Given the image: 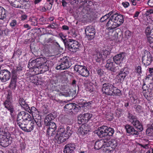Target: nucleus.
<instances>
[{"mask_svg": "<svg viewBox=\"0 0 153 153\" xmlns=\"http://www.w3.org/2000/svg\"><path fill=\"white\" fill-rule=\"evenodd\" d=\"M28 76L30 78L31 81L36 85H41L42 82L41 79L39 78L38 76L36 75H28Z\"/></svg>", "mask_w": 153, "mask_h": 153, "instance_id": "30", "label": "nucleus"}, {"mask_svg": "<svg viewBox=\"0 0 153 153\" xmlns=\"http://www.w3.org/2000/svg\"><path fill=\"white\" fill-rule=\"evenodd\" d=\"M124 127L126 132L130 135L135 136L138 135L139 134V131L136 130L135 128L130 124H126Z\"/></svg>", "mask_w": 153, "mask_h": 153, "instance_id": "21", "label": "nucleus"}, {"mask_svg": "<svg viewBox=\"0 0 153 153\" xmlns=\"http://www.w3.org/2000/svg\"><path fill=\"white\" fill-rule=\"evenodd\" d=\"M22 51L21 50L18 49L16 51H14L13 55L12 58L15 57L16 58L17 57H19L20 55H22Z\"/></svg>", "mask_w": 153, "mask_h": 153, "instance_id": "42", "label": "nucleus"}, {"mask_svg": "<svg viewBox=\"0 0 153 153\" xmlns=\"http://www.w3.org/2000/svg\"><path fill=\"white\" fill-rule=\"evenodd\" d=\"M138 90L137 86H132L128 93V96L131 101L134 103H137V100L138 99L137 95Z\"/></svg>", "mask_w": 153, "mask_h": 153, "instance_id": "10", "label": "nucleus"}, {"mask_svg": "<svg viewBox=\"0 0 153 153\" xmlns=\"http://www.w3.org/2000/svg\"><path fill=\"white\" fill-rule=\"evenodd\" d=\"M107 128V126H102L99 127L97 130H96L94 133L98 136L100 138L107 136V133H106V130Z\"/></svg>", "mask_w": 153, "mask_h": 153, "instance_id": "23", "label": "nucleus"}, {"mask_svg": "<svg viewBox=\"0 0 153 153\" xmlns=\"http://www.w3.org/2000/svg\"><path fill=\"white\" fill-rule=\"evenodd\" d=\"M93 58L96 62H100L102 60L104 59L102 53L99 52H97L96 54L94 56Z\"/></svg>", "mask_w": 153, "mask_h": 153, "instance_id": "37", "label": "nucleus"}, {"mask_svg": "<svg viewBox=\"0 0 153 153\" xmlns=\"http://www.w3.org/2000/svg\"><path fill=\"white\" fill-rule=\"evenodd\" d=\"M92 114L89 113L80 114L78 117V123L79 124L87 123L92 117Z\"/></svg>", "mask_w": 153, "mask_h": 153, "instance_id": "13", "label": "nucleus"}, {"mask_svg": "<svg viewBox=\"0 0 153 153\" xmlns=\"http://www.w3.org/2000/svg\"><path fill=\"white\" fill-rule=\"evenodd\" d=\"M17 79L18 77L16 75H12L10 83L9 86V87L12 90H15L17 86Z\"/></svg>", "mask_w": 153, "mask_h": 153, "instance_id": "28", "label": "nucleus"}, {"mask_svg": "<svg viewBox=\"0 0 153 153\" xmlns=\"http://www.w3.org/2000/svg\"><path fill=\"white\" fill-rule=\"evenodd\" d=\"M12 138L10 135L7 132L4 128H0V143L1 146L6 147L11 144Z\"/></svg>", "mask_w": 153, "mask_h": 153, "instance_id": "3", "label": "nucleus"}, {"mask_svg": "<svg viewBox=\"0 0 153 153\" xmlns=\"http://www.w3.org/2000/svg\"><path fill=\"white\" fill-rule=\"evenodd\" d=\"M72 133L73 131L69 126H67L66 128L63 126H61L59 128L57 133L53 129L48 128L46 132V135L49 139L51 140H55L61 143L65 141Z\"/></svg>", "mask_w": 153, "mask_h": 153, "instance_id": "1", "label": "nucleus"}, {"mask_svg": "<svg viewBox=\"0 0 153 153\" xmlns=\"http://www.w3.org/2000/svg\"><path fill=\"white\" fill-rule=\"evenodd\" d=\"M59 36L63 42L65 46V44H66V42H67V41H68L70 39H66V36H65L62 33H59Z\"/></svg>", "mask_w": 153, "mask_h": 153, "instance_id": "46", "label": "nucleus"}, {"mask_svg": "<svg viewBox=\"0 0 153 153\" xmlns=\"http://www.w3.org/2000/svg\"><path fill=\"white\" fill-rule=\"evenodd\" d=\"M151 30L149 27L148 26L145 30V34L146 36L151 35Z\"/></svg>", "mask_w": 153, "mask_h": 153, "instance_id": "57", "label": "nucleus"}, {"mask_svg": "<svg viewBox=\"0 0 153 153\" xmlns=\"http://www.w3.org/2000/svg\"><path fill=\"white\" fill-rule=\"evenodd\" d=\"M114 85L109 83H105L102 85V91L103 94L110 96Z\"/></svg>", "mask_w": 153, "mask_h": 153, "instance_id": "20", "label": "nucleus"}, {"mask_svg": "<svg viewBox=\"0 0 153 153\" xmlns=\"http://www.w3.org/2000/svg\"><path fill=\"white\" fill-rule=\"evenodd\" d=\"M64 108L66 113L71 114H76L81 110V107L79 105L74 103L67 104Z\"/></svg>", "mask_w": 153, "mask_h": 153, "instance_id": "8", "label": "nucleus"}, {"mask_svg": "<svg viewBox=\"0 0 153 153\" xmlns=\"http://www.w3.org/2000/svg\"><path fill=\"white\" fill-rule=\"evenodd\" d=\"M153 128L151 125L147 129L146 131V134L149 136H153Z\"/></svg>", "mask_w": 153, "mask_h": 153, "instance_id": "43", "label": "nucleus"}, {"mask_svg": "<svg viewBox=\"0 0 153 153\" xmlns=\"http://www.w3.org/2000/svg\"><path fill=\"white\" fill-rule=\"evenodd\" d=\"M10 72L7 70L0 71V79L3 82H5L10 79L11 77Z\"/></svg>", "mask_w": 153, "mask_h": 153, "instance_id": "19", "label": "nucleus"}, {"mask_svg": "<svg viewBox=\"0 0 153 153\" xmlns=\"http://www.w3.org/2000/svg\"><path fill=\"white\" fill-rule=\"evenodd\" d=\"M22 70V68L21 67H17L16 69L15 70H12L11 72L12 74V75H16L17 76V72L18 71H21Z\"/></svg>", "mask_w": 153, "mask_h": 153, "instance_id": "53", "label": "nucleus"}, {"mask_svg": "<svg viewBox=\"0 0 153 153\" xmlns=\"http://www.w3.org/2000/svg\"><path fill=\"white\" fill-rule=\"evenodd\" d=\"M48 126H49L48 128L51 129H53V130H56V126L55 123L54 122H50Z\"/></svg>", "mask_w": 153, "mask_h": 153, "instance_id": "58", "label": "nucleus"}, {"mask_svg": "<svg viewBox=\"0 0 153 153\" xmlns=\"http://www.w3.org/2000/svg\"><path fill=\"white\" fill-rule=\"evenodd\" d=\"M148 90H150L152 92H153V83H150L148 87Z\"/></svg>", "mask_w": 153, "mask_h": 153, "instance_id": "63", "label": "nucleus"}, {"mask_svg": "<svg viewBox=\"0 0 153 153\" xmlns=\"http://www.w3.org/2000/svg\"><path fill=\"white\" fill-rule=\"evenodd\" d=\"M66 42L65 47L68 49L70 51L75 52L79 49L80 45L78 41L74 40L72 39H70L68 41Z\"/></svg>", "mask_w": 153, "mask_h": 153, "instance_id": "9", "label": "nucleus"}, {"mask_svg": "<svg viewBox=\"0 0 153 153\" xmlns=\"http://www.w3.org/2000/svg\"><path fill=\"white\" fill-rule=\"evenodd\" d=\"M124 22L123 16L117 13H113L107 22L106 27L109 30H112L118 27Z\"/></svg>", "mask_w": 153, "mask_h": 153, "instance_id": "2", "label": "nucleus"}, {"mask_svg": "<svg viewBox=\"0 0 153 153\" xmlns=\"http://www.w3.org/2000/svg\"><path fill=\"white\" fill-rule=\"evenodd\" d=\"M85 89L87 91H88L90 92H91L93 91L94 88L92 85L91 84H88V85H85Z\"/></svg>", "mask_w": 153, "mask_h": 153, "instance_id": "49", "label": "nucleus"}, {"mask_svg": "<svg viewBox=\"0 0 153 153\" xmlns=\"http://www.w3.org/2000/svg\"><path fill=\"white\" fill-rule=\"evenodd\" d=\"M36 123V126L37 129H40V128L42 127V120L34 121Z\"/></svg>", "mask_w": 153, "mask_h": 153, "instance_id": "56", "label": "nucleus"}, {"mask_svg": "<svg viewBox=\"0 0 153 153\" xmlns=\"http://www.w3.org/2000/svg\"><path fill=\"white\" fill-rule=\"evenodd\" d=\"M33 119L34 121L37 120H41V117L39 114V112H38V113H34L32 115Z\"/></svg>", "mask_w": 153, "mask_h": 153, "instance_id": "45", "label": "nucleus"}, {"mask_svg": "<svg viewBox=\"0 0 153 153\" xmlns=\"http://www.w3.org/2000/svg\"><path fill=\"white\" fill-rule=\"evenodd\" d=\"M29 22H30V24L32 25L35 26L37 25V19L35 18H33L29 20Z\"/></svg>", "mask_w": 153, "mask_h": 153, "instance_id": "52", "label": "nucleus"}, {"mask_svg": "<svg viewBox=\"0 0 153 153\" xmlns=\"http://www.w3.org/2000/svg\"><path fill=\"white\" fill-rule=\"evenodd\" d=\"M125 54V53L122 52L116 55L113 57V61L116 64H119L123 61Z\"/></svg>", "mask_w": 153, "mask_h": 153, "instance_id": "27", "label": "nucleus"}, {"mask_svg": "<svg viewBox=\"0 0 153 153\" xmlns=\"http://www.w3.org/2000/svg\"><path fill=\"white\" fill-rule=\"evenodd\" d=\"M135 71L139 76L142 73V68L139 65L136 67Z\"/></svg>", "mask_w": 153, "mask_h": 153, "instance_id": "55", "label": "nucleus"}, {"mask_svg": "<svg viewBox=\"0 0 153 153\" xmlns=\"http://www.w3.org/2000/svg\"><path fill=\"white\" fill-rule=\"evenodd\" d=\"M41 70L40 69L39 66L36 67L31 70V72H28V75H36L40 74H42Z\"/></svg>", "mask_w": 153, "mask_h": 153, "instance_id": "35", "label": "nucleus"}, {"mask_svg": "<svg viewBox=\"0 0 153 153\" xmlns=\"http://www.w3.org/2000/svg\"><path fill=\"white\" fill-rule=\"evenodd\" d=\"M18 102L20 106L24 108L26 110H27L29 108L28 105L23 98L19 97L18 99Z\"/></svg>", "mask_w": 153, "mask_h": 153, "instance_id": "33", "label": "nucleus"}, {"mask_svg": "<svg viewBox=\"0 0 153 153\" xmlns=\"http://www.w3.org/2000/svg\"><path fill=\"white\" fill-rule=\"evenodd\" d=\"M132 33L129 30H127L125 32L124 36L127 39H130L132 36Z\"/></svg>", "mask_w": 153, "mask_h": 153, "instance_id": "51", "label": "nucleus"}, {"mask_svg": "<svg viewBox=\"0 0 153 153\" xmlns=\"http://www.w3.org/2000/svg\"><path fill=\"white\" fill-rule=\"evenodd\" d=\"M106 133H107V136H112L114 133V130L113 128L111 127L108 128L106 130Z\"/></svg>", "mask_w": 153, "mask_h": 153, "instance_id": "44", "label": "nucleus"}, {"mask_svg": "<svg viewBox=\"0 0 153 153\" xmlns=\"http://www.w3.org/2000/svg\"><path fill=\"white\" fill-rule=\"evenodd\" d=\"M10 25L12 28H15L17 25V21L15 20H13L10 23Z\"/></svg>", "mask_w": 153, "mask_h": 153, "instance_id": "59", "label": "nucleus"}, {"mask_svg": "<svg viewBox=\"0 0 153 153\" xmlns=\"http://www.w3.org/2000/svg\"><path fill=\"white\" fill-rule=\"evenodd\" d=\"M122 95L121 91L120 90L114 86L110 96H120Z\"/></svg>", "mask_w": 153, "mask_h": 153, "instance_id": "36", "label": "nucleus"}, {"mask_svg": "<svg viewBox=\"0 0 153 153\" xmlns=\"http://www.w3.org/2000/svg\"><path fill=\"white\" fill-rule=\"evenodd\" d=\"M71 66L69 57L64 56L61 58L56 69L57 70H64L69 68Z\"/></svg>", "mask_w": 153, "mask_h": 153, "instance_id": "7", "label": "nucleus"}, {"mask_svg": "<svg viewBox=\"0 0 153 153\" xmlns=\"http://www.w3.org/2000/svg\"><path fill=\"white\" fill-rule=\"evenodd\" d=\"M19 126L22 130L25 132H29L32 131L35 127V122L33 120L25 123L20 125Z\"/></svg>", "mask_w": 153, "mask_h": 153, "instance_id": "12", "label": "nucleus"}, {"mask_svg": "<svg viewBox=\"0 0 153 153\" xmlns=\"http://www.w3.org/2000/svg\"><path fill=\"white\" fill-rule=\"evenodd\" d=\"M85 32L88 39L91 40L95 37V30L93 27L91 26H88L86 27L85 30Z\"/></svg>", "mask_w": 153, "mask_h": 153, "instance_id": "18", "label": "nucleus"}, {"mask_svg": "<svg viewBox=\"0 0 153 153\" xmlns=\"http://www.w3.org/2000/svg\"><path fill=\"white\" fill-rule=\"evenodd\" d=\"M120 71L119 74L116 76V79L118 80V82L122 83L124 80L125 77L128 75V72L125 70L124 68L121 69L120 68Z\"/></svg>", "mask_w": 153, "mask_h": 153, "instance_id": "17", "label": "nucleus"}, {"mask_svg": "<svg viewBox=\"0 0 153 153\" xmlns=\"http://www.w3.org/2000/svg\"><path fill=\"white\" fill-rule=\"evenodd\" d=\"M46 117L51 121L53 120L56 117L55 115H53V114L50 113Z\"/></svg>", "mask_w": 153, "mask_h": 153, "instance_id": "60", "label": "nucleus"}, {"mask_svg": "<svg viewBox=\"0 0 153 153\" xmlns=\"http://www.w3.org/2000/svg\"><path fill=\"white\" fill-rule=\"evenodd\" d=\"M3 105L5 108H6L10 112V115L12 116V114L14 111V109L12 101L5 100Z\"/></svg>", "mask_w": 153, "mask_h": 153, "instance_id": "25", "label": "nucleus"}, {"mask_svg": "<svg viewBox=\"0 0 153 153\" xmlns=\"http://www.w3.org/2000/svg\"><path fill=\"white\" fill-rule=\"evenodd\" d=\"M114 150L113 148H111V147H109L106 145H105L103 147V153H113Z\"/></svg>", "mask_w": 153, "mask_h": 153, "instance_id": "39", "label": "nucleus"}, {"mask_svg": "<svg viewBox=\"0 0 153 153\" xmlns=\"http://www.w3.org/2000/svg\"><path fill=\"white\" fill-rule=\"evenodd\" d=\"M74 71L78 72L82 76L87 77L89 74L90 72L87 68L85 66L80 65H75L74 67Z\"/></svg>", "mask_w": 153, "mask_h": 153, "instance_id": "11", "label": "nucleus"}, {"mask_svg": "<svg viewBox=\"0 0 153 153\" xmlns=\"http://www.w3.org/2000/svg\"><path fill=\"white\" fill-rule=\"evenodd\" d=\"M112 14V12L111 11L108 13L106 14L104 16L101 17L100 19V22L101 23H103L104 24L107 23V22L109 20L110 16Z\"/></svg>", "mask_w": 153, "mask_h": 153, "instance_id": "34", "label": "nucleus"}, {"mask_svg": "<svg viewBox=\"0 0 153 153\" xmlns=\"http://www.w3.org/2000/svg\"><path fill=\"white\" fill-rule=\"evenodd\" d=\"M11 5L14 7L28 9L29 4L27 0H8Z\"/></svg>", "mask_w": 153, "mask_h": 153, "instance_id": "6", "label": "nucleus"}, {"mask_svg": "<svg viewBox=\"0 0 153 153\" xmlns=\"http://www.w3.org/2000/svg\"><path fill=\"white\" fill-rule=\"evenodd\" d=\"M134 108L135 111L137 113H140L143 112V108L140 105H134Z\"/></svg>", "mask_w": 153, "mask_h": 153, "instance_id": "41", "label": "nucleus"}, {"mask_svg": "<svg viewBox=\"0 0 153 153\" xmlns=\"http://www.w3.org/2000/svg\"><path fill=\"white\" fill-rule=\"evenodd\" d=\"M51 122L48 118H47V117H46L44 120L45 124L46 126H48L50 124V123Z\"/></svg>", "mask_w": 153, "mask_h": 153, "instance_id": "62", "label": "nucleus"}, {"mask_svg": "<svg viewBox=\"0 0 153 153\" xmlns=\"http://www.w3.org/2000/svg\"><path fill=\"white\" fill-rule=\"evenodd\" d=\"M57 80H52L50 84L49 90L51 92L54 91L59 92L60 91V86L58 85Z\"/></svg>", "mask_w": 153, "mask_h": 153, "instance_id": "24", "label": "nucleus"}, {"mask_svg": "<svg viewBox=\"0 0 153 153\" xmlns=\"http://www.w3.org/2000/svg\"><path fill=\"white\" fill-rule=\"evenodd\" d=\"M81 126L78 129L77 134L79 137H82L86 135L90 131L88 126L82 123Z\"/></svg>", "mask_w": 153, "mask_h": 153, "instance_id": "22", "label": "nucleus"}, {"mask_svg": "<svg viewBox=\"0 0 153 153\" xmlns=\"http://www.w3.org/2000/svg\"><path fill=\"white\" fill-rule=\"evenodd\" d=\"M48 61L45 57H40L39 66L42 73H43L49 70Z\"/></svg>", "mask_w": 153, "mask_h": 153, "instance_id": "16", "label": "nucleus"}, {"mask_svg": "<svg viewBox=\"0 0 153 153\" xmlns=\"http://www.w3.org/2000/svg\"><path fill=\"white\" fill-rule=\"evenodd\" d=\"M147 42L150 44V47L153 49V38L151 36H146Z\"/></svg>", "mask_w": 153, "mask_h": 153, "instance_id": "48", "label": "nucleus"}, {"mask_svg": "<svg viewBox=\"0 0 153 153\" xmlns=\"http://www.w3.org/2000/svg\"><path fill=\"white\" fill-rule=\"evenodd\" d=\"M33 120L32 116L27 112L22 111L19 113L17 115V124L19 126H20V125Z\"/></svg>", "mask_w": 153, "mask_h": 153, "instance_id": "4", "label": "nucleus"}, {"mask_svg": "<svg viewBox=\"0 0 153 153\" xmlns=\"http://www.w3.org/2000/svg\"><path fill=\"white\" fill-rule=\"evenodd\" d=\"M75 148V144L68 143L65 146L63 152L64 153H72L74 152Z\"/></svg>", "mask_w": 153, "mask_h": 153, "instance_id": "26", "label": "nucleus"}, {"mask_svg": "<svg viewBox=\"0 0 153 153\" xmlns=\"http://www.w3.org/2000/svg\"><path fill=\"white\" fill-rule=\"evenodd\" d=\"M28 110L30 111H29V112L32 115L34 113H38V112L39 111H38V110L36 109V108L34 106H32L31 108H29L28 109Z\"/></svg>", "mask_w": 153, "mask_h": 153, "instance_id": "50", "label": "nucleus"}, {"mask_svg": "<svg viewBox=\"0 0 153 153\" xmlns=\"http://www.w3.org/2000/svg\"><path fill=\"white\" fill-rule=\"evenodd\" d=\"M127 118L128 121L132 124L137 130L139 131H141L143 130V127L142 123L139 120L136 116L128 113Z\"/></svg>", "mask_w": 153, "mask_h": 153, "instance_id": "5", "label": "nucleus"}, {"mask_svg": "<svg viewBox=\"0 0 153 153\" xmlns=\"http://www.w3.org/2000/svg\"><path fill=\"white\" fill-rule=\"evenodd\" d=\"M12 96L11 92H9L7 94L6 99L5 100L11 101H12Z\"/></svg>", "mask_w": 153, "mask_h": 153, "instance_id": "61", "label": "nucleus"}, {"mask_svg": "<svg viewBox=\"0 0 153 153\" xmlns=\"http://www.w3.org/2000/svg\"><path fill=\"white\" fill-rule=\"evenodd\" d=\"M152 61V57L150 53L147 51H145L144 54L142 57V62L146 67L149 65Z\"/></svg>", "mask_w": 153, "mask_h": 153, "instance_id": "15", "label": "nucleus"}, {"mask_svg": "<svg viewBox=\"0 0 153 153\" xmlns=\"http://www.w3.org/2000/svg\"><path fill=\"white\" fill-rule=\"evenodd\" d=\"M6 17L5 10L1 6H0V19H3Z\"/></svg>", "mask_w": 153, "mask_h": 153, "instance_id": "40", "label": "nucleus"}, {"mask_svg": "<svg viewBox=\"0 0 153 153\" xmlns=\"http://www.w3.org/2000/svg\"><path fill=\"white\" fill-rule=\"evenodd\" d=\"M105 145L111 147V148H113V149L114 150L116 147L117 146L118 143L116 139H113L105 142Z\"/></svg>", "mask_w": 153, "mask_h": 153, "instance_id": "31", "label": "nucleus"}, {"mask_svg": "<svg viewBox=\"0 0 153 153\" xmlns=\"http://www.w3.org/2000/svg\"><path fill=\"white\" fill-rule=\"evenodd\" d=\"M147 93H146L145 91V93H143V95L147 100L149 99V98L151 97L152 95V92H151L150 90Z\"/></svg>", "mask_w": 153, "mask_h": 153, "instance_id": "54", "label": "nucleus"}, {"mask_svg": "<svg viewBox=\"0 0 153 153\" xmlns=\"http://www.w3.org/2000/svg\"><path fill=\"white\" fill-rule=\"evenodd\" d=\"M105 145V140L101 139L100 140H97L95 143L94 149L96 150H99L103 146L104 147Z\"/></svg>", "mask_w": 153, "mask_h": 153, "instance_id": "32", "label": "nucleus"}, {"mask_svg": "<svg viewBox=\"0 0 153 153\" xmlns=\"http://www.w3.org/2000/svg\"><path fill=\"white\" fill-rule=\"evenodd\" d=\"M96 72L98 76L100 77L103 75L105 73L104 69L100 68H98L97 69Z\"/></svg>", "mask_w": 153, "mask_h": 153, "instance_id": "47", "label": "nucleus"}, {"mask_svg": "<svg viewBox=\"0 0 153 153\" xmlns=\"http://www.w3.org/2000/svg\"><path fill=\"white\" fill-rule=\"evenodd\" d=\"M153 13V10L149 9L147 10L146 12V14L147 16L149 15L150 14Z\"/></svg>", "mask_w": 153, "mask_h": 153, "instance_id": "64", "label": "nucleus"}, {"mask_svg": "<svg viewBox=\"0 0 153 153\" xmlns=\"http://www.w3.org/2000/svg\"><path fill=\"white\" fill-rule=\"evenodd\" d=\"M111 48H107L105 50H102L100 53H102V57L105 59L109 55L111 52Z\"/></svg>", "mask_w": 153, "mask_h": 153, "instance_id": "38", "label": "nucleus"}, {"mask_svg": "<svg viewBox=\"0 0 153 153\" xmlns=\"http://www.w3.org/2000/svg\"><path fill=\"white\" fill-rule=\"evenodd\" d=\"M105 68L108 70L113 72H118L120 66H115V63L111 59H109L106 61Z\"/></svg>", "mask_w": 153, "mask_h": 153, "instance_id": "14", "label": "nucleus"}, {"mask_svg": "<svg viewBox=\"0 0 153 153\" xmlns=\"http://www.w3.org/2000/svg\"><path fill=\"white\" fill-rule=\"evenodd\" d=\"M40 57L35 59L32 61L30 60L29 62L28 67L30 70L39 65Z\"/></svg>", "mask_w": 153, "mask_h": 153, "instance_id": "29", "label": "nucleus"}]
</instances>
